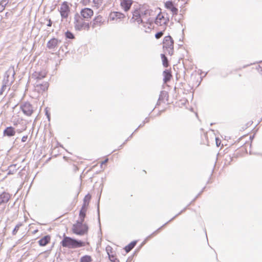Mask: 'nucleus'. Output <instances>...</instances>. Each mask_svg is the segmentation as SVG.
Returning <instances> with one entry per match:
<instances>
[{
    "label": "nucleus",
    "instance_id": "f257e3e1",
    "mask_svg": "<svg viewBox=\"0 0 262 262\" xmlns=\"http://www.w3.org/2000/svg\"><path fill=\"white\" fill-rule=\"evenodd\" d=\"M94 15V11L89 8L82 9L80 14H76L74 16V26L76 30H84L89 31L90 28L89 23H86L84 20H90Z\"/></svg>",
    "mask_w": 262,
    "mask_h": 262
},
{
    "label": "nucleus",
    "instance_id": "f03ea898",
    "mask_svg": "<svg viewBox=\"0 0 262 262\" xmlns=\"http://www.w3.org/2000/svg\"><path fill=\"white\" fill-rule=\"evenodd\" d=\"M89 242H84L81 241H77L69 236H64L61 242V245L63 247L70 249L78 248L89 245Z\"/></svg>",
    "mask_w": 262,
    "mask_h": 262
},
{
    "label": "nucleus",
    "instance_id": "7ed1b4c3",
    "mask_svg": "<svg viewBox=\"0 0 262 262\" xmlns=\"http://www.w3.org/2000/svg\"><path fill=\"white\" fill-rule=\"evenodd\" d=\"M163 50L165 54L171 56L174 52V40L170 36L164 37L162 42Z\"/></svg>",
    "mask_w": 262,
    "mask_h": 262
},
{
    "label": "nucleus",
    "instance_id": "20e7f679",
    "mask_svg": "<svg viewBox=\"0 0 262 262\" xmlns=\"http://www.w3.org/2000/svg\"><path fill=\"white\" fill-rule=\"evenodd\" d=\"M152 13L153 12L151 10H150L149 11H147L146 17L143 18L142 23L143 24L145 31L146 32H149L154 28V15Z\"/></svg>",
    "mask_w": 262,
    "mask_h": 262
},
{
    "label": "nucleus",
    "instance_id": "39448f33",
    "mask_svg": "<svg viewBox=\"0 0 262 262\" xmlns=\"http://www.w3.org/2000/svg\"><path fill=\"white\" fill-rule=\"evenodd\" d=\"M149 10L150 9H147L143 6L140 7L133 12L131 20L134 22H137L138 24L142 23L143 18L146 16V12L149 11Z\"/></svg>",
    "mask_w": 262,
    "mask_h": 262
},
{
    "label": "nucleus",
    "instance_id": "423d86ee",
    "mask_svg": "<svg viewBox=\"0 0 262 262\" xmlns=\"http://www.w3.org/2000/svg\"><path fill=\"white\" fill-rule=\"evenodd\" d=\"M88 226L83 224L81 221H77L73 224L72 228V231L73 233L78 235H83L86 234L88 232Z\"/></svg>",
    "mask_w": 262,
    "mask_h": 262
},
{
    "label": "nucleus",
    "instance_id": "0eeeda50",
    "mask_svg": "<svg viewBox=\"0 0 262 262\" xmlns=\"http://www.w3.org/2000/svg\"><path fill=\"white\" fill-rule=\"evenodd\" d=\"M169 20V19L168 14L165 13L160 12L156 16L155 20V23L157 26L163 27L165 29Z\"/></svg>",
    "mask_w": 262,
    "mask_h": 262
},
{
    "label": "nucleus",
    "instance_id": "6e6552de",
    "mask_svg": "<svg viewBox=\"0 0 262 262\" xmlns=\"http://www.w3.org/2000/svg\"><path fill=\"white\" fill-rule=\"evenodd\" d=\"M70 11V8L67 2H63L60 6L59 12L62 17L67 18Z\"/></svg>",
    "mask_w": 262,
    "mask_h": 262
},
{
    "label": "nucleus",
    "instance_id": "1a4fd4ad",
    "mask_svg": "<svg viewBox=\"0 0 262 262\" xmlns=\"http://www.w3.org/2000/svg\"><path fill=\"white\" fill-rule=\"evenodd\" d=\"M125 15L120 12H111L108 16V20L110 21H118L124 19Z\"/></svg>",
    "mask_w": 262,
    "mask_h": 262
},
{
    "label": "nucleus",
    "instance_id": "9d476101",
    "mask_svg": "<svg viewBox=\"0 0 262 262\" xmlns=\"http://www.w3.org/2000/svg\"><path fill=\"white\" fill-rule=\"evenodd\" d=\"M21 109L23 113L27 116H31L33 112L32 106L29 103H24L21 105Z\"/></svg>",
    "mask_w": 262,
    "mask_h": 262
},
{
    "label": "nucleus",
    "instance_id": "9b49d317",
    "mask_svg": "<svg viewBox=\"0 0 262 262\" xmlns=\"http://www.w3.org/2000/svg\"><path fill=\"white\" fill-rule=\"evenodd\" d=\"M133 4L132 0H120V6L122 9L125 12L128 11Z\"/></svg>",
    "mask_w": 262,
    "mask_h": 262
},
{
    "label": "nucleus",
    "instance_id": "f8f14e48",
    "mask_svg": "<svg viewBox=\"0 0 262 262\" xmlns=\"http://www.w3.org/2000/svg\"><path fill=\"white\" fill-rule=\"evenodd\" d=\"M169 99V95L167 92L163 91L161 93L158 103L159 104H161L162 103H167Z\"/></svg>",
    "mask_w": 262,
    "mask_h": 262
},
{
    "label": "nucleus",
    "instance_id": "ddd939ff",
    "mask_svg": "<svg viewBox=\"0 0 262 262\" xmlns=\"http://www.w3.org/2000/svg\"><path fill=\"white\" fill-rule=\"evenodd\" d=\"M49 87V83L47 82H43L42 83H38L35 85V90L39 93H42L47 91Z\"/></svg>",
    "mask_w": 262,
    "mask_h": 262
},
{
    "label": "nucleus",
    "instance_id": "4468645a",
    "mask_svg": "<svg viewBox=\"0 0 262 262\" xmlns=\"http://www.w3.org/2000/svg\"><path fill=\"white\" fill-rule=\"evenodd\" d=\"M165 7L170 10L173 14L176 15L178 14V9L174 6L173 3L171 1L166 2L165 3Z\"/></svg>",
    "mask_w": 262,
    "mask_h": 262
},
{
    "label": "nucleus",
    "instance_id": "2eb2a0df",
    "mask_svg": "<svg viewBox=\"0 0 262 262\" xmlns=\"http://www.w3.org/2000/svg\"><path fill=\"white\" fill-rule=\"evenodd\" d=\"M4 135L8 137L14 136L16 134L15 128L12 126L7 127L3 132Z\"/></svg>",
    "mask_w": 262,
    "mask_h": 262
},
{
    "label": "nucleus",
    "instance_id": "dca6fc26",
    "mask_svg": "<svg viewBox=\"0 0 262 262\" xmlns=\"http://www.w3.org/2000/svg\"><path fill=\"white\" fill-rule=\"evenodd\" d=\"M104 23V19L101 15H98L96 16L93 19V27L94 28L96 26H100Z\"/></svg>",
    "mask_w": 262,
    "mask_h": 262
},
{
    "label": "nucleus",
    "instance_id": "f3484780",
    "mask_svg": "<svg viewBox=\"0 0 262 262\" xmlns=\"http://www.w3.org/2000/svg\"><path fill=\"white\" fill-rule=\"evenodd\" d=\"M88 207L82 206L79 213V221L84 222Z\"/></svg>",
    "mask_w": 262,
    "mask_h": 262
},
{
    "label": "nucleus",
    "instance_id": "a211bd4d",
    "mask_svg": "<svg viewBox=\"0 0 262 262\" xmlns=\"http://www.w3.org/2000/svg\"><path fill=\"white\" fill-rule=\"evenodd\" d=\"M60 41L57 38H53L51 39L47 43V47L50 49H54L55 47H57L58 43Z\"/></svg>",
    "mask_w": 262,
    "mask_h": 262
},
{
    "label": "nucleus",
    "instance_id": "6ab92c4d",
    "mask_svg": "<svg viewBox=\"0 0 262 262\" xmlns=\"http://www.w3.org/2000/svg\"><path fill=\"white\" fill-rule=\"evenodd\" d=\"M50 241L51 236L48 235L41 238L38 241V244L40 246H45L50 242Z\"/></svg>",
    "mask_w": 262,
    "mask_h": 262
},
{
    "label": "nucleus",
    "instance_id": "aec40b11",
    "mask_svg": "<svg viewBox=\"0 0 262 262\" xmlns=\"http://www.w3.org/2000/svg\"><path fill=\"white\" fill-rule=\"evenodd\" d=\"M163 75L164 76L163 81L165 83L169 81L172 77L171 71L169 70L164 71L163 73Z\"/></svg>",
    "mask_w": 262,
    "mask_h": 262
},
{
    "label": "nucleus",
    "instance_id": "412c9836",
    "mask_svg": "<svg viewBox=\"0 0 262 262\" xmlns=\"http://www.w3.org/2000/svg\"><path fill=\"white\" fill-rule=\"evenodd\" d=\"M10 195L6 192H3L0 194V205L7 203L10 199Z\"/></svg>",
    "mask_w": 262,
    "mask_h": 262
},
{
    "label": "nucleus",
    "instance_id": "4be33fe9",
    "mask_svg": "<svg viewBox=\"0 0 262 262\" xmlns=\"http://www.w3.org/2000/svg\"><path fill=\"white\" fill-rule=\"evenodd\" d=\"M137 241H133L125 247L124 250L127 253H128L135 247Z\"/></svg>",
    "mask_w": 262,
    "mask_h": 262
},
{
    "label": "nucleus",
    "instance_id": "5701e85b",
    "mask_svg": "<svg viewBox=\"0 0 262 262\" xmlns=\"http://www.w3.org/2000/svg\"><path fill=\"white\" fill-rule=\"evenodd\" d=\"M91 199V195L90 194H86L84 198L83 203L82 206L89 207Z\"/></svg>",
    "mask_w": 262,
    "mask_h": 262
},
{
    "label": "nucleus",
    "instance_id": "b1692460",
    "mask_svg": "<svg viewBox=\"0 0 262 262\" xmlns=\"http://www.w3.org/2000/svg\"><path fill=\"white\" fill-rule=\"evenodd\" d=\"M161 57L162 61V64L163 66L165 68H167L169 66L168 61L167 57L165 56V54H162L161 55Z\"/></svg>",
    "mask_w": 262,
    "mask_h": 262
},
{
    "label": "nucleus",
    "instance_id": "393cba45",
    "mask_svg": "<svg viewBox=\"0 0 262 262\" xmlns=\"http://www.w3.org/2000/svg\"><path fill=\"white\" fill-rule=\"evenodd\" d=\"M93 259L92 257L90 255H84L81 257L80 262H92Z\"/></svg>",
    "mask_w": 262,
    "mask_h": 262
},
{
    "label": "nucleus",
    "instance_id": "a878e982",
    "mask_svg": "<svg viewBox=\"0 0 262 262\" xmlns=\"http://www.w3.org/2000/svg\"><path fill=\"white\" fill-rule=\"evenodd\" d=\"M93 3L94 4L93 7L98 9L102 6L103 4V0H93Z\"/></svg>",
    "mask_w": 262,
    "mask_h": 262
},
{
    "label": "nucleus",
    "instance_id": "bb28decb",
    "mask_svg": "<svg viewBox=\"0 0 262 262\" xmlns=\"http://www.w3.org/2000/svg\"><path fill=\"white\" fill-rule=\"evenodd\" d=\"M108 257L112 262H120L119 259L117 257L116 255L108 253Z\"/></svg>",
    "mask_w": 262,
    "mask_h": 262
},
{
    "label": "nucleus",
    "instance_id": "cd10ccee",
    "mask_svg": "<svg viewBox=\"0 0 262 262\" xmlns=\"http://www.w3.org/2000/svg\"><path fill=\"white\" fill-rule=\"evenodd\" d=\"M13 118H14V120L12 122L14 126H17L20 123V121L22 120V119H20L18 117L16 118L15 116H13Z\"/></svg>",
    "mask_w": 262,
    "mask_h": 262
},
{
    "label": "nucleus",
    "instance_id": "c85d7f7f",
    "mask_svg": "<svg viewBox=\"0 0 262 262\" xmlns=\"http://www.w3.org/2000/svg\"><path fill=\"white\" fill-rule=\"evenodd\" d=\"M164 30H165V29L162 31H160V32H158L157 33H156V34H155L156 38L157 39H159L160 38H161L163 36V35H164Z\"/></svg>",
    "mask_w": 262,
    "mask_h": 262
},
{
    "label": "nucleus",
    "instance_id": "c756f323",
    "mask_svg": "<svg viewBox=\"0 0 262 262\" xmlns=\"http://www.w3.org/2000/svg\"><path fill=\"white\" fill-rule=\"evenodd\" d=\"M108 161V159L106 157L105 158L104 160L101 162L100 166L101 168H105L107 163Z\"/></svg>",
    "mask_w": 262,
    "mask_h": 262
},
{
    "label": "nucleus",
    "instance_id": "7c9ffc66",
    "mask_svg": "<svg viewBox=\"0 0 262 262\" xmlns=\"http://www.w3.org/2000/svg\"><path fill=\"white\" fill-rule=\"evenodd\" d=\"M22 226L21 224H17L13 229L12 233L13 235H15L19 229V228Z\"/></svg>",
    "mask_w": 262,
    "mask_h": 262
},
{
    "label": "nucleus",
    "instance_id": "2f4dec72",
    "mask_svg": "<svg viewBox=\"0 0 262 262\" xmlns=\"http://www.w3.org/2000/svg\"><path fill=\"white\" fill-rule=\"evenodd\" d=\"M66 36L67 38H69V39H74L75 38L73 34L70 31H67L66 33Z\"/></svg>",
    "mask_w": 262,
    "mask_h": 262
},
{
    "label": "nucleus",
    "instance_id": "473e14b6",
    "mask_svg": "<svg viewBox=\"0 0 262 262\" xmlns=\"http://www.w3.org/2000/svg\"><path fill=\"white\" fill-rule=\"evenodd\" d=\"M47 75V72L45 71H41L40 73H38V76L37 77L38 78H45Z\"/></svg>",
    "mask_w": 262,
    "mask_h": 262
},
{
    "label": "nucleus",
    "instance_id": "72a5a7b5",
    "mask_svg": "<svg viewBox=\"0 0 262 262\" xmlns=\"http://www.w3.org/2000/svg\"><path fill=\"white\" fill-rule=\"evenodd\" d=\"M91 3V0H81L80 4H81L83 6H87L90 4Z\"/></svg>",
    "mask_w": 262,
    "mask_h": 262
},
{
    "label": "nucleus",
    "instance_id": "f704fd0d",
    "mask_svg": "<svg viewBox=\"0 0 262 262\" xmlns=\"http://www.w3.org/2000/svg\"><path fill=\"white\" fill-rule=\"evenodd\" d=\"M215 141L216 146L217 147H220L221 145V140L219 138H216Z\"/></svg>",
    "mask_w": 262,
    "mask_h": 262
},
{
    "label": "nucleus",
    "instance_id": "c9c22d12",
    "mask_svg": "<svg viewBox=\"0 0 262 262\" xmlns=\"http://www.w3.org/2000/svg\"><path fill=\"white\" fill-rule=\"evenodd\" d=\"M6 89V85L5 84H3L2 86L1 91H0V95L3 94V92H4L5 91Z\"/></svg>",
    "mask_w": 262,
    "mask_h": 262
},
{
    "label": "nucleus",
    "instance_id": "e433bc0d",
    "mask_svg": "<svg viewBox=\"0 0 262 262\" xmlns=\"http://www.w3.org/2000/svg\"><path fill=\"white\" fill-rule=\"evenodd\" d=\"M27 139H28V136H27V135H26V136H24L22 137V138H21V141H22L23 142H26V141H27Z\"/></svg>",
    "mask_w": 262,
    "mask_h": 262
},
{
    "label": "nucleus",
    "instance_id": "4c0bfd02",
    "mask_svg": "<svg viewBox=\"0 0 262 262\" xmlns=\"http://www.w3.org/2000/svg\"><path fill=\"white\" fill-rule=\"evenodd\" d=\"M38 229H34L33 231H31V233L32 234H35L36 233H37L38 232Z\"/></svg>",
    "mask_w": 262,
    "mask_h": 262
},
{
    "label": "nucleus",
    "instance_id": "58836bf2",
    "mask_svg": "<svg viewBox=\"0 0 262 262\" xmlns=\"http://www.w3.org/2000/svg\"><path fill=\"white\" fill-rule=\"evenodd\" d=\"M47 25L49 27H51L52 26V21H51V20L50 19H49V23H48V24Z\"/></svg>",
    "mask_w": 262,
    "mask_h": 262
},
{
    "label": "nucleus",
    "instance_id": "ea45409f",
    "mask_svg": "<svg viewBox=\"0 0 262 262\" xmlns=\"http://www.w3.org/2000/svg\"><path fill=\"white\" fill-rule=\"evenodd\" d=\"M33 228V226L32 225H29V231L32 229Z\"/></svg>",
    "mask_w": 262,
    "mask_h": 262
}]
</instances>
